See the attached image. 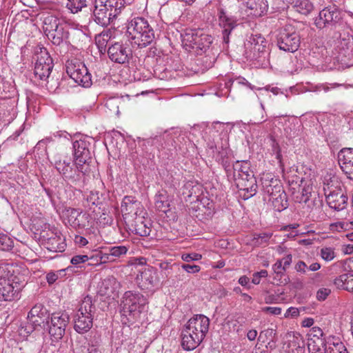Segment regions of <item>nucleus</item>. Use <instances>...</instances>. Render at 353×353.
I'll return each mask as SVG.
<instances>
[{"instance_id": "obj_9", "label": "nucleus", "mask_w": 353, "mask_h": 353, "mask_svg": "<svg viewBox=\"0 0 353 353\" xmlns=\"http://www.w3.org/2000/svg\"><path fill=\"white\" fill-rule=\"evenodd\" d=\"M277 46L280 50L288 52H294L299 49L300 37L290 24L285 25L279 30Z\"/></svg>"}, {"instance_id": "obj_45", "label": "nucleus", "mask_w": 353, "mask_h": 353, "mask_svg": "<svg viewBox=\"0 0 353 353\" xmlns=\"http://www.w3.org/2000/svg\"><path fill=\"white\" fill-rule=\"evenodd\" d=\"M110 10L103 6L97 5L95 3L94 10L93 11L94 20L95 22H101L107 18V12Z\"/></svg>"}, {"instance_id": "obj_35", "label": "nucleus", "mask_w": 353, "mask_h": 353, "mask_svg": "<svg viewBox=\"0 0 353 353\" xmlns=\"http://www.w3.org/2000/svg\"><path fill=\"white\" fill-rule=\"evenodd\" d=\"M195 332H190L185 327H183L181 332V347L184 350L190 351L194 350L202 341H196L194 343L192 337L195 336Z\"/></svg>"}, {"instance_id": "obj_25", "label": "nucleus", "mask_w": 353, "mask_h": 353, "mask_svg": "<svg viewBox=\"0 0 353 353\" xmlns=\"http://www.w3.org/2000/svg\"><path fill=\"white\" fill-rule=\"evenodd\" d=\"M119 288L120 283L114 276H108L101 281L99 293L101 296L114 297L118 294Z\"/></svg>"}, {"instance_id": "obj_47", "label": "nucleus", "mask_w": 353, "mask_h": 353, "mask_svg": "<svg viewBox=\"0 0 353 353\" xmlns=\"http://www.w3.org/2000/svg\"><path fill=\"white\" fill-rule=\"evenodd\" d=\"M14 247V241L6 234H0V250L10 251Z\"/></svg>"}, {"instance_id": "obj_31", "label": "nucleus", "mask_w": 353, "mask_h": 353, "mask_svg": "<svg viewBox=\"0 0 353 353\" xmlns=\"http://www.w3.org/2000/svg\"><path fill=\"white\" fill-rule=\"evenodd\" d=\"M40 236L47 241L46 243L49 245L48 248L50 251L61 252L64 250L65 244L61 241L62 239L60 236L52 232L50 234L45 230L41 232Z\"/></svg>"}, {"instance_id": "obj_51", "label": "nucleus", "mask_w": 353, "mask_h": 353, "mask_svg": "<svg viewBox=\"0 0 353 353\" xmlns=\"http://www.w3.org/2000/svg\"><path fill=\"white\" fill-rule=\"evenodd\" d=\"M65 270H59L55 272H50L46 274V280L50 285L53 284L59 279L65 276Z\"/></svg>"}, {"instance_id": "obj_33", "label": "nucleus", "mask_w": 353, "mask_h": 353, "mask_svg": "<svg viewBox=\"0 0 353 353\" xmlns=\"http://www.w3.org/2000/svg\"><path fill=\"white\" fill-rule=\"evenodd\" d=\"M333 284L337 289L353 291V271L336 277L333 281Z\"/></svg>"}, {"instance_id": "obj_56", "label": "nucleus", "mask_w": 353, "mask_h": 353, "mask_svg": "<svg viewBox=\"0 0 353 353\" xmlns=\"http://www.w3.org/2000/svg\"><path fill=\"white\" fill-rule=\"evenodd\" d=\"M88 260L90 261V256L89 257L88 255H75L71 259V263L79 265Z\"/></svg>"}, {"instance_id": "obj_34", "label": "nucleus", "mask_w": 353, "mask_h": 353, "mask_svg": "<svg viewBox=\"0 0 353 353\" xmlns=\"http://www.w3.org/2000/svg\"><path fill=\"white\" fill-rule=\"evenodd\" d=\"M343 13L334 7L325 8L319 12V18L323 22H340Z\"/></svg>"}, {"instance_id": "obj_19", "label": "nucleus", "mask_w": 353, "mask_h": 353, "mask_svg": "<svg viewBox=\"0 0 353 353\" xmlns=\"http://www.w3.org/2000/svg\"><path fill=\"white\" fill-rule=\"evenodd\" d=\"M338 61L346 66L353 64V39L343 38L338 41L335 48Z\"/></svg>"}, {"instance_id": "obj_30", "label": "nucleus", "mask_w": 353, "mask_h": 353, "mask_svg": "<svg viewBox=\"0 0 353 353\" xmlns=\"http://www.w3.org/2000/svg\"><path fill=\"white\" fill-rule=\"evenodd\" d=\"M261 184L263 190L268 194L270 197L279 194L280 192H284L281 181L274 178L269 176L261 179Z\"/></svg>"}, {"instance_id": "obj_53", "label": "nucleus", "mask_w": 353, "mask_h": 353, "mask_svg": "<svg viewBox=\"0 0 353 353\" xmlns=\"http://www.w3.org/2000/svg\"><path fill=\"white\" fill-rule=\"evenodd\" d=\"M321 256L324 261L327 262L333 260L335 257V252L334 249L330 247L321 248Z\"/></svg>"}, {"instance_id": "obj_11", "label": "nucleus", "mask_w": 353, "mask_h": 353, "mask_svg": "<svg viewBox=\"0 0 353 353\" xmlns=\"http://www.w3.org/2000/svg\"><path fill=\"white\" fill-rule=\"evenodd\" d=\"M74 164L79 168H83V165L88 164L91 159L90 151V143L88 137H80L73 142Z\"/></svg>"}, {"instance_id": "obj_57", "label": "nucleus", "mask_w": 353, "mask_h": 353, "mask_svg": "<svg viewBox=\"0 0 353 353\" xmlns=\"http://www.w3.org/2000/svg\"><path fill=\"white\" fill-rule=\"evenodd\" d=\"M272 148L273 154H275L276 159L278 160L279 164L281 165L282 154L281 152V148H280V146L279 145L278 143H276L275 141V140L272 141Z\"/></svg>"}, {"instance_id": "obj_38", "label": "nucleus", "mask_w": 353, "mask_h": 353, "mask_svg": "<svg viewBox=\"0 0 353 353\" xmlns=\"http://www.w3.org/2000/svg\"><path fill=\"white\" fill-rule=\"evenodd\" d=\"M33 59L35 61V65H47L52 63V59L50 57L46 48L39 47L35 50Z\"/></svg>"}, {"instance_id": "obj_6", "label": "nucleus", "mask_w": 353, "mask_h": 353, "mask_svg": "<svg viewBox=\"0 0 353 353\" xmlns=\"http://www.w3.org/2000/svg\"><path fill=\"white\" fill-rule=\"evenodd\" d=\"M54 168L65 181H69L74 185L83 183L84 175L83 168H79L77 165L72 164L70 161L54 158L52 163Z\"/></svg>"}, {"instance_id": "obj_50", "label": "nucleus", "mask_w": 353, "mask_h": 353, "mask_svg": "<svg viewBox=\"0 0 353 353\" xmlns=\"http://www.w3.org/2000/svg\"><path fill=\"white\" fill-rule=\"evenodd\" d=\"M349 85L343 83H322L316 85V88L317 91H324L325 92H327L332 89H335L339 87H344L345 88H347Z\"/></svg>"}, {"instance_id": "obj_10", "label": "nucleus", "mask_w": 353, "mask_h": 353, "mask_svg": "<svg viewBox=\"0 0 353 353\" xmlns=\"http://www.w3.org/2000/svg\"><path fill=\"white\" fill-rule=\"evenodd\" d=\"M70 321L69 315L66 313L57 312L52 314L49 317L48 332L52 340L58 341L61 339L65 334V328Z\"/></svg>"}, {"instance_id": "obj_2", "label": "nucleus", "mask_w": 353, "mask_h": 353, "mask_svg": "<svg viewBox=\"0 0 353 353\" xmlns=\"http://www.w3.org/2000/svg\"><path fill=\"white\" fill-rule=\"evenodd\" d=\"M145 141L148 145L156 146L159 150L167 148L169 151L174 150L181 152H185L188 144L191 143L187 135L178 130H166L163 134L148 138Z\"/></svg>"}, {"instance_id": "obj_43", "label": "nucleus", "mask_w": 353, "mask_h": 353, "mask_svg": "<svg viewBox=\"0 0 353 353\" xmlns=\"http://www.w3.org/2000/svg\"><path fill=\"white\" fill-rule=\"evenodd\" d=\"M90 261L95 263L96 264L106 263L109 262H113L115 260L113 256L110 255V252L103 253L101 252H97L90 256Z\"/></svg>"}, {"instance_id": "obj_27", "label": "nucleus", "mask_w": 353, "mask_h": 353, "mask_svg": "<svg viewBox=\"0 0 353 353\" xmlns=\"http://www.w3.org/2000/svg\"><path fill=\"white\" fill-rule=\"evenodd\" d=\"M324 343L322 353H349L341 340L335 336L329 335Z\"/></svg>"}, {"instance_id": "obj_44", "label": "nucleus", "mask_w": 353, "mask_h": 353, "mask_svg": "<svg viewBox=\"0 0 353 353\" xmlns=\"http://www.w3.org/2000/svg\"><path fill=\"white\" fill-rule=\"evenodd\" d=\"M110 38L109 34L104 32L96 37L95 43L101 53H105L108 50L106 46Z\"/></svg>"}, {"instance_id": "obj_22", "label": "nucleus", "mask_w": 353, "mask_h": 353, "mask_svg": "<svg viewBox=\"0 0 353 353\" xmlns=\"http://www.w3.org/2000/svg\"><path fill=\"white\" fill-rule=\"evenodd\" d=\"M340 167L345 174L353 180V148H345L338 153Z\"/></svg>"}, {"instance_id": "obj_4", "label": "nucleus", "mask_w": 353, "mask_h": 353, "mask_svg": "<svg viewBox=\"0 0 353 353\" xmlns=\"http://www.w3.org/2000/svg\"><path fill=\"white\" fill-rule=\"evenodd\" d=\"M183 37L185 45L188 46L197 54L201 55L202 52H210L212 38L211 36L203 33L199 28L186 30Z\"/></svg>"}, {"instance_id": "obj_60", "label": "nucleus", "mask_w": 353, "mask_h": 353, "mask_svg": "<svg viewBox=\"0 0 353 353\" xmlns=\"http://www.w3.org/2000/svg\"><path fill=\"white\" fill-rule=\"evenodd\" d=\"M201 255L197 253L183 254L181 256L182 259L186 262L199 261L201 259Z\"/></svg>"}, {"instance_id": "obj_12", "label": "nucleus", "mask_w": 353, "mask_h": 353, "mask_svg": "<svg viewBox=\"0 0 353 353\" xmlns=\"http://www.w3.org/2000/svg\"><path fill=\"white\" fill-rule=\"evenodd\" d=\"M210 325L209 319L203 314H196L188 320L184 327L190 330L191 332H195V336L192 337L194 343L203 341L208 332Z\"/></svg>"}, {"instance_id": "obj_3", "label": "nucleus", "mask_w": 353, "mask_h": 353, "mask_svg": "<svg viewBox=\"0 0 353 353\" xmlns=\"http://www.w3.org/2000/svg\"><path fill=\"white\" fill-rule=\"evenodd\" d=\"M95 310L92 297L86 296L73 316L74 329L77 333L85 334L92 328Z\"/></svg>"}, {"instance_id": "obj_8", "label": "nucleus", "mask_w": 353, "mask_h": 353, "mask_svg": "<svg viewBox=\"0 0 353 353\" xmlns=\"http://www.w3.org/2000/svg\"><path fill=\"white\" fill-rule=\"evenodd\" d=\"M66 72L75 83L84 88L91 86L92 76L85 65L77 60L68 61L66 63Z\"/></svg>"}, {"instance_id": "obj_1", "label": "nucleus", "mask_w": 353, "mask_h": 353, "mask_svg": "<svg viewBox=\"0 0 353 353\" xmlns=\"http://www.w3.org/2000/svg\"><path fill=\"white\" fill-rule=\"evenodd\" d=\"M0 301H12L19 299V293L27 281L21 268L13 263L0 268Z\"/></svg>"}, {"instance_id": "obj_64", "label": "nucleus", "mask_w": 353, "mask_h": 353, "mask_svg": "<svg viewBox=\"0 0 353 353\" xmlns=\"http://www.w3.org/2000/svg\"><path fill=\"white\" fill-rule=\"evenodd\" d=\"M181 268L188 273H196L201 270L200 266L190 264H183Z\"/></svg>"}, {"instance_id": "obj_46", "label": "nucleus", "mask_w": 353, "mask_h": 353, "mask_svg": "<svg viewBox=\"0 0 353 353\" xmlns=\"http://www.w3.org/2000/svg\"><path fill=\"white\" fill-rule=\"evenodd\" d=\"M128 247L125 245H115L110 247L109 252H110V255L113 256L114 259L116 261L117 259L120 258L123 256H125L128 251Z\"/></svg>"}, {"instance_id": "obj_39", "label": "nucleus", "mask_w": 353, "mask_h": 353, "mask_svg": "<svg viewBox=\"0 0 353 353\" xmlns=\"http://www.w3.org/2000/svg\"><path fill=\"white\" fill-rule=\"evenodd\" d=\"M269 201L272 202L274 208L278 212H281L287 208L288 205L287 195L285 192H281L279 194L270 197Z\"/></svg>"}, {"instance_id": "obj_54", "label": "nucleus", "mask_w": 353, "mask_h": 353, "mask_svg": "<svg viewBox=\"0 0 353 353\" xmlns=\"http://www.w3.org/2000/svg\"><path fill=\"white\" fill-rule=\"evenodd\" d=\"M233 24L234 23H223V26L222 27L223 39L225 43H229V35L230 34L231 32L234 28V26H233Z\"/></svg>"}, {"instance_id": "obj_15", "label": "nucleus", "mask_w": 353, "mask_h": 353, "mask_svg": "<svg viewBox=\"0 0 353 353\" xmlns=\"http://www.w3.org/2000/svg\"><path fill=\"white\" fill-rule=\"evenodd\" d=\"M323 181V191L326 197L327 205L332 209L340 211L343 210L347 205V196L341 190H332L330 183Z\"/></svg>"}, {"instance_id": "obj_7", "label": "nucleus", "mask_w": 353, "mask_h": 353, "mask_svg": "<svg viewBox=\"0 0 353 353\" xmlns=\"http://www.w3.org/2000/svg\"><path fill=\"white\" fill-rule=\"evenodd\" d=\"M126 34L139 47H145L154 39V31L149 23H128Z\"/></svg>"}, {"instance_id": "obj_18", "label": "nucleus", "mask_w": 353, "mask_h": 353, "mask_svg": "<svg viewBox=\"0 0 353 353\" xmlns=\"http://www.w3.org/2000/svg\"><path fill=\"white\" fill-rule=\"evenodd\" d=\"M241 10L248 17H259L263 15L268 9L266 0H237Z\"/></svg>"}, {"instance_id": "obj_20", "label": "nucleus", "mask_w": 353, "mask_h": 353, "mask_svg": "<svg viewBox=\"0 0 353 353\" xmlns=\"http://www.w3.org/2000/svg\"><path fill=\"white\" fill-rule=\"evenodd\" d=\"M28 319L34 329L37 327H45L46 323H48V311L43 304L37 303L28 312Z\"/></svg>"}, {"instance_id": "obj_61", "label": "nucleus", "mask_w": 353, "mask_h": 353, "mask_svg": "<svg viewBox=\"0 0 353 353\" xmlns=\"http://www.w3.org/2000/svg\"><path fill=\"white\" fill-rule=\"evenodd\" d=\"M260 106L261 108V117H254V123L256 124H261L266 121V118H265V109L264 104L262 101H260Z\"/></svg>"}, {"instance_id": "obj_5", "label": "nucleus", "mask_w": 353, "mask_h": 353, "mask_svg": "<svg viewBox=\"0 0 353 353\" xmlns=\"http://www.w3.org/2000/svg\"><path fill=\"white\" fill-rule=\"evenodd\" d=\"M147 303V299L139 292L127 291L121 301V312L125 316L139 314L145 310Z\"/></svg>"}, {"instance_id": "obj_32", "label": "nucleus", "mask_w": 353, "mask_h": 353, "mask_svg": "<svg viewBox=\"0 0 353 353\" xmlns=\"http://www.w3.org/2000/svg\"><path fill=\"white\" fill-rule=\"evenodd\" d=\"M95 2L97 5L106 6L110 10L108 22L116 19L124 5V0H95Z\"/></svg>"}, {"instance_id": "obj_21", "label": "nucleus", "mask_w": 353, "mask_h": 353, "mask_svg": "<svg viewBox=\"0 0 353 353\" xmlns=\"http://www.w3.org/2000/svg\"><path fill=\"white\" fill-rule=\"evenodd\" d=\"M121 208L124 219H127L128 216L135 219L141 216L143 212L141 203L132 196H125L123 198Z\"/></svg>"}, {"instance_id": "obj_41", "label": "nucleus", "mask_w": 353, "mask_h": 353, "mask_svg": "<svg viewBox=\"0 0 353 353\" xmlns=\"http://www.w3.org/2000/svg\"><path fill=\"white\" fill-rule=\"evenodd\" d=\"M272 236L271 232L255 233L252 239V243L255 246H261L268 243L270 238Z\"/></svg>"}, {"instance_id": "obj_26", "label": "nucleus", "mask_w": 353, "mask_h": 353, "mask_svg": "<svg viewBox=\"0 0 353 353\" xmlns=\"http://www.w3.org/2000/svg\"><path fill=\"white\" fill-rule=\"evenodd\" d=\"M208 21H219V22H236V17L233 14L231 7H227L223 4H220L213 10L212 19L208 18Z\"/></svg>"}, {"instance_id": "obj_40", "label": "nucleus", "mask_w": 353, "mask_h": 353, "mask_svg": "<svg viewBox=\"0 0 353 353\" xmlns=\"http://www.w3.org/2000/svg\"><path fill=\"white\" fill-rule=\"evenodd\" d=\"M53 68V63L47 65H34V74L38 77L41 80H46Z\"/></svg>"}, {"instance_id": "obj_58", "label": "nucleus", "mask_w": 353, "mask_h": 353, "mask_svg": "<svg viewBox=\"0 0 353 353\" xmlns=\"http://www.w3.org/2000/svg\"><path fill=\"white\" fill-rule=\"evenodd\" d=\"M272 270L275 274L280 276L283 275L286 270L285 268H284L280 260H277L276 263L272 265Z\"/></svg>"}, {"instance_id": "obj_16", "label": "nucleus", "mask_w": 353, "mask_h": 353, "mask_svg": "<svg viewBox=\"0 0 353 353\" xmlns=\"http://www.w3.org/2000/svg\"><path fill=\"white\" fill-rule=\"evenodd\" d=\"M267 41L260 33H252L247 39L245 46L250 50L249 57L251 59H258L266 53Z\"/></svg>"}, {"instance_id": "obj_37", "label": "nucleus", "mask_w": 353, "mask_h": 353, "mask_svg": "<svg viewBox=\"0 0 353 353\" xmlns=\"http://www.w3.org/2000/svg\"><path fill=\"white\" fill-rule=\"evenodd\" d=\"M154 205L157 210L164 213L170 211V202L168 195L165 190H161L154 196Z\"/></svg>"}, {"instance_id": "obj_49", "label": "nucleus", "mask_w": 353, "mask_h": 353, "mask_svg": "<svg viewBox=\"0 0 353 353\" xmlns=\"http://www.w3.org/2000/svg\"><path fill=\"white\" fill-rule=\"evenodd\" d=\"M86 202L88 203L87 207L90 208L92 205H99L101 203V198L97 191H90L87 196Z\"/></svg>"}, {"instance_id": "obj_17", "label": "nucleus", "mask_w": 353, "mask_h": 353, "mask_svg": "<svg viewBox=\"0 0 353 353\" xmlns=\"http://www.w3.org/2000/svg\"><path fill=\"white\" fill-rule=\"evenodd\" d=\"M65 214L70 225L75 230L90 226L91 216L80 208H68L65 209Z\"/></svg>"}, {"instance_id": "obj_36", "label": "nucleus", "mask_w": 353, "mask_h": 353, "mask_svg": "<svg viewBox=\"0 0 353 353\" xmlns=\"http://www.w3.org/2000/svg\"><path fill=\"white\" fill-rule=\"evenodd\" d=\"M207 54L199 58H197L195 61L197 65H200L201 68L195 69L194 72H204L207 70L211 68L215 61V56L211 53V51L206 52Z\"/></svg>"}, {"instance_id": "obj_62", "label": "nucleus", "mask_w": 353, "mask_h": 353, "mask_svg": "<svg viewBox=\"0 0 353 353\" xmlns=\"http://www.w3.org/2000/svg\"><path fill=\"white\" fill-rule=\"evenodd\" d=\"M160 268L166 278H168L170 276V274L174 269V266L172 265H170L168 263H160Z\"/></svg>"}, {"instance_id": "obj_59", "label": "nucleus", "mask_w": 353, "mask_h": 353, "mask_svg": "<svg viewBox=\"0 0 353 353\" xmlns=\"http://www.w3.org/2000/svg\"><path fill=\"white\" fill-rule=\"evenodd\" d=\"M118 100L117 99H109L105 103V106L110 110L111 112L116 114L119 113V105H117Z\"/></svg>"}, {"instance_id": "obj_63", "label": "nucleus", "mask_w": 353, "mask_h": 353, "mask_svg": "<svg viewBox=\"0 0 353 353\" xmlns=\"http://www.w3.org/2000/svg\"><path fill=\"white\" fill-rule=\"evenodd\" d=\"M331 290L327 288H321L316 292V299L319 301H324L330 294Z\"/></svg>"}, {"instance_id": "obj_23", "label": "nucleus", "mask_w": 353, "mask_h": 353, "mask_svg": "<svg viewBox=\"0 0 353 353\" xmlns=\"http://www.w3.org/2000/svg\"><path fill=\"white\" fill-rule=\"evenodd\" d=\"M308 349L310 351H316L322 353V349L324 347V343L327 339V336L323 337V330L319 327H313L309 332Z\"/></svg>"}, {"instance_id": "obj_55", "label": "nucleus", "mask_w": 353, "mask_h": 353, "mask_svg": "<svg viewBox=\"0 0 353 353\" xmlns=\"http://www.w3.org/2000/svg\"><path fill=\"white\" fill-rule=\"evenodd\" d=\"M294 269L297 272H299L301 274H306L307 270H308V262L299 261L296 263Z\"/></svg>"}, {"instance_id": "obj_28", "label": "nucleus", "mask_w": 353, "mask_h": 353, "mask_svg": "<svg viewBox=\"0 0 353 353\" xmlns=\"http://www.w3.org/2000/svg\"><path fill=\"white\" fill-rule=\"evenodd\" d=\"M43 30L49 39L52 40L54 44L59 45L63 37V28L61 23H44Z\"/></svg>"}, {"instance_id": "obj_14", "label": "nucleus", "mask_w": 353, "mask_h": 353, "mask_svg": "<svg viewBox=\"0 0 353 353\" xmlns=\"http://www.w3.org/2000/svg\"><path fill=\"white\" fill-rule=\"evenodd\" d=\"M136 281L141 290H152L158 282L157 270L150 265L141 266Z\"/></svg>"}, {"instance_id": "obj_13", "label": "nucleus", "mask_w": 353, "mask_h": 353, "mask_svg": "<svg viewBox=\"0 0 353 353\" xmlns=\"http://www.w3.org/2000/svg\"><path fill=\"white\" fill-rule=\"evenodd\" d=\"M107 52L112 61L119 64L129 63L132 57V50L127 43L114 42L108 47Z\"/></svg>"}, {"instance_id": "obj_52", "label": "nucleus", "mask_w": 353, "mask_h": 353, "mask_svg": "<svg viewBox=\"0 0 353 353\" xmlns=\"http://www.w3.org/2000/svg\"><path fill=\"white\" fill-rule=\"evenodd\" d=\"M134 230L137 234L141 236H148L150 234L151 229L143 222L136 224Z\"/></svg>"}, {"instance_id": "obj_42", "label": "nucleus", "mask_w": 353, "mask_h": 353, "mask_svg": "<svg viewBox=\"0 0 353 353\" xmlns=\"http://www.w3.org/2000/svg\"><path fill=\"white\" fill-rule=\"evenodd\" d=\"M294 8L296 12L306 15L312 10L313 5L309 0H297Z\"/></svg>"}, {"instance_id": "obj_24", "label": "nucleus", "mask_w": 353, "mask_h": 353, "mask_svg": "<svg viewBox=\"0 0 353 353\" xmlns=\"http://www.w3.org/2000/svg\"><path fill=\"white\" fill-rule=\"evenodd\" d=\"M234 181L239 190L244 192L243 194L244 199H248L256 194L257 184L254 174L248 176L246 179L243 178Z\"/></svg>"}, {"instance_id": "obj_29", "label": "nucleus", "mask_w": 353, "mask_h": 353, "mask_svg": "<svg viewBox=\"0 0 353 353\" xmlns=\"http://www.w3.org/2000/svg\"><path fill=\"white\" fill-rule=\"evenodd\" d=\"M253 173L250 170V163L248 161H236L232 165V175L230 177L234 181L240 179H246L248 176L252 175Z\"/></svg>"}, {"instance_id": "obj_48", "label": "nucleus", "mask_w": 353, "mask_h": 353, "mask_svg": "<svg viewBox=\"0 0 353 353\" xmlns=\"http://www.w3.org/2000/svg\"><path fill=\"white\" fill-rule=\"evenodd\" d=\"M88 0H68L67 8L72 13H76L86 6Z\"/></svg>"}]
</instances>
